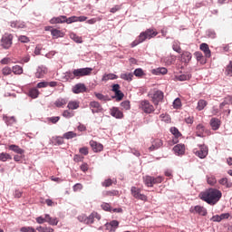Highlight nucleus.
I'll return each mask as SVG.
<instances>
[{"instance_id": "nucleus-49", "label": "nucleus", "mask_w": 232, "mask_h": 232, "mask_svg": "<svg viewBox=\"0 0 232 232\" xmlns=\"http://www.w3.org/2000/svg\"><path fill=\"white\" fill-rule=\"evenodd\" d=\"M173 106L176 110H179L182 107V102L180 101L179 98H177L176 100H174Z\"/></svg>"}, {"instance_id": "nucleus-53", "label": "nucleus", "mask_w": 232, "mask_h": 232, "mask_svg": "<svg viewBox=\"0 0 232 232\" xmlns=\"http://www.w3.org/2000/svg\"><path fill=\"white\" fill-rule=\"evenodd\" d=\"M102 209H103V211H109L110 213L112 211L111 206L109 203H102Z\"/></svg>"}, {"instance_id": "nucleus-43", "label": "nucleus", "mask_w": 232, "mask_h": 232, "mask_svg": "<svg viewBox=\"0 0 232 232\" xmlns=\"http://www.w3.org/2000/svg\"><path fill=\"white\" fill-rule=\"evenodd\" d=\"M36 231H39V232H53V228H52L50 227L40 226V227H36Z\"/></svg>"}, {"instance_id": "nucleus-59", "label": "nucleus", "mask_w": 232, "mask_h": 232, "mask_svg": "<svg viewBox=\"0 0 232 232\" xmlns=\"http://www.w3.org/2000/svg\"><path fill=\"white\" fill-rule=\"evenodd\" d=\"M2 72L3 75H10L12 73V69L10 67H4Z\"/></svg>"}, {"instance_id": "nucleus-25", "label": "nucleus", "mask_w": 232, "mask_h": 232, "mask_svg": "<svg viewBox=\"0 0 232 232\" xmlns=\"http://www.w3.org/2000/svg\"><path fill=\"white\" fill-rule=\"evenodd\" d=\"M68 103V100L64 99V98H58L55 102H54V106L56 108H64L65 104Z\"/></svg>"}, {"instance_id": "nucleus-56", "label": "nucleus", "mask_w": 232, "mask_h": 232, "mask_svg": "<svg viewBox=\"0 0 232 232\" xmlns=\"http://www.w3.org/2000/svg\"><path fill=\"white\" fill-rule=\"evenodd\" d=\"M65 23H67V24H72V23H77V16H71L69 18H66Z\"/></svg>"}, {"instance_id": "nucleus-28", "label": "nucleus", "mask_w": 232, "mask_h": 232, "mask_svg": "<svg viewBox=\"0 0 232 232\" xmlns=\"http://www.w3.org/2000/svg\"><path fill=\"white\" fill-rule=\"evenodd\" d=\"M191 53L185 51L183 52V53L181 54V61L183 63H185L186 64H188V63H189V61H191Z\"/></svg>"}, {"instance_id": "nucleus-62", "label": "nucleus", "mask_w": 232, "mask_h": 232, "mask_svg": "<svg viewBox=\"0 0 232 232\" xmlns=\"http://www.w3.org/2000/svg\"><path fill=\"white\" fill-rule=\"evenodd\" d=\"M47 86L48 82H41L37 83L36 88H47Z\"/></svg>"}, {"instance_id": "nucleus-48", "label": "nucleus", "mask_w": 232, "mask_h": 232, "mask_svg": "<svg viewBox=\"0 0 232 232\" xmlns=\"http://www.w3.org/2000/svg\"><path fill=\"white\" fill-rule=\"evenodd\" d=\"M121 106L122 108V110H130L131 109V105L130 104V101H124L121 103Z\"/></svg>"}, {"instance_id": "nucleus-40", "label": "nucleus", "mask_w": 232, "mask_h": 232, "mask_svg": "<svg viewBox=\"0 0 232 232\" xmlns=\"http://www.w3.org/2000/svg\"><path fill=\"white\" fill-rule=\"evenodd\" d=\"M77 137V133L73 131H68L63 134V139H66L67 140H70V139H75Z\"/></svg>"}, {"instance_id": "nucleus-38", "label": "nucleus", "mask_w": 232, "mask_h": 232, "mask_svg": "<svg viewBox=\"0 0 232 232\" xmlns=\"http://www.w3.org/2000/svg\"><path fill=\"white\" fill-rule=\"evenodd\" d=\"M194 55L198 63H200L201 64L206 63V61L204 60V55L200 52H196Z\"/></svg>"}, {"instance_id": "nucleus-4", "label": "nucleus", "mask_w": 232, "mask_h": 232, "mask_svg": "<svg viewBox=\"0 0 232 232\" xmlns=\"http://www.w3.org/2000/svg\"><path fill=\"white\" fill-rule=\"evenodd\" d=\"M149 96L150 97L154 106H159V102H162V100L164 99V92L155 90L152 92H150Z\"/></svg>"}, {"instance_id": "nucleus-20", "label": "nucleus", "mask_w": 232, "mask_h": 232, "mask_svg": "<svg viewBox=\"0 0 232 232\" xmlns=\"http://www.w3.org/2000/svg\"><path fill=\"white\" fill-rule=\"evenodd\" d=\"M221 124H222V122L220 121V119H218V118H212L210 120V126L214 131H217V130H218L220 128Z\"/></svg>"}, {"instance_id": "nucleus-30", "label": "nucleus", "mask_w": 232, "mask_h": 232, "mask_svg": "<svg viewBox=\"0 0 232 232\" xmlns=\"http://www.w3.org/2000/svg\"><path fill=\"white\" fill-rule=\"evenodd\" d=\"M51 35H53V39H59V37H64V33L59 29H53L51 30Z\"/></svg>"}, {"instance_id": "nucleus-21", "label": "nucleus", "mask_w": 232, "mask_h": 232, "mask_svg": "<svg viewBox=\"0 0 232 232\" xmlns=\"http://www.w3.org/2000/svg\"><path fill=\"white\" fill-rule=\"evenodd\" d=\"M199 49L201 50V52L204 53L205 57H207L208 59L211 57V50H209V45H208V44H201Z\"/></svg>"}, {"instance_id": "nucleus-6", "label": "nucleus", "mask_w": 232, "mask_h": 232, "mask_svg": "<svg viewBox=\"0 0 232 232\" xmlns=\"http://www.w3.org/2000/svg\"><path fill=\"white\" fill-rule=\"evenodd\" d=\"M92 72H93V69L90 67L75 69L72 71V75H73V78L81 79V77L91 75Z\"/></svg>"}, {"instance_id": "nucleus-22", "label": "nucleus", "mask_w": 232, "mask_h": 232, "mask_svg": "<svg viewBox=\"0 0 232 232\" xmlns=\"http://www.w3.org/2000/svg\"><path fill=\"white\" fill-rule=\"evenodd\" d=\"M51 24H59L66 23V15H60L58 17H53L50 20Z\"/></svg>"}, {"instance_id": "nucleus-23", "label": "nucleus", "mask_w": 232, "mask_h": 232, "mask_svg": "<svg viewBox=\"0 0 232 232\" xmlns=\"http://www.w3.org/2000/svg\"><path fill=\"white\" fill-rule=\"evenodd\" d=\"M204 133H206V127L202 123L198 124L196 127V135L198 137H204Z\"/></svg>"}, {"instance_id": "nucleus-12", "label": "nucleus", "mask_w": 232, "mask_h": 232, "mask_svg": "<svg viewBox=\"0 0 232 232\" xmlns=\"http://www.w3.org/2000/svg\"><path fill=\"white\" fill-rule=\"evenodd\" d=\"M190 213H198V215H201V217H206L208 210L202 206H195L190 208Z\"/></svg>"}, {"instance_id": "nucleus-31", "label": "nucleus", "mask_w": 232, "mask_h": 232, "mask_svg": "<svg viewBox=\"0 0 232 232\" xmlns=\"http://www.w3.org/2000/svg\"><path fill=\"white\" fill-rule=\"evenodd\" d=\"M8 148L11 151H14V153H18V155H23V153H24V150L21 149L17 145H9Z\"/></svg>"}, {"instance_id": "nucleus-60", "label": "nucleus", "mask_w": 232, "mask_h": 232, "mask_svg": "<svg viewBox=\"0 0 232 232\" xmlns=\"http://www.w3.org/2000/svg\"><path fill=\"white\" fill-rule=\"evenodd\" d=\"M109 226H111V227H113L114 229H117L119 227V221L112 220L109 223Z\"/></svg>"}, {"instance_id": "nucleus-29", "label": "nucleus", "mask_w": 232, "mask_h": 232, "mask_svg": "<svg viewBox=\"0 0 232 232\" xmlns=\"http://www.w3.org/2000/svg\"><path fill=\"white\" fill-rule=\"evenodd\" d=\"M189 79H191V73L190 72H186L184 74L175 76L176 81H181V82L182 81H189Z\"/></svg>"}, {"instance_id": "nucleus-33", "label": "nucleus", "mask_w": 232, "mask_h": 232, "mask_svg": "<svg viewBox=\"0 0 232 232\" xmlns=\"http://www.w3.org/2000/svg\"><path fill=\"white\" fill-rule=\"evenodd\" d=\"M206 106H208V102L201 99L198 102V106L196 107V110H198V111H202V110H204Z\"/></svg>"}, {"instance_id": "nucleus-24", "label": "nucleus", "mask_w": 232, "mask_h": 232, "mask_svg": "<svg viewBox=\"0 0 232 232\" xmlns=\"http://www.w3.org/2000/svg\"><path fill=\"white\" fill-rule=\"evenodd\" d=\"M173 151L177 155H184V153L186 151V147L182 144H178V145L174 146Z\"/></svg>"}, {"instance_id": "nucleus-5", "label": "nucleus", "mask_w": 232, "mask_h": 232, "mask_svg": "<svg viewBox=\"0 0 232 232\" xmlns=\"http://www.w3.org/2000/svg\"><path fill=\"white\" fill-rule=\"evenodd\" d=\"M159 35V32L156 29L149 28L140 34L141 41L144 43L147 39H153Z\"/></svg>"}, {"instance_id": "nucleus-58", "label": "nucleus", "mask_w": 232, "mask_h": 232, "mask_svg": "<svg viewBox=\"0 0 232 232\" xmlns=\"http://www.w3.org/2000/svg\"><path fill=\"white\" fill-rule=\"evenodd\" d=\"M18 41H20V43H30V38L25 35H20Z\"/></svg>"}, {"instance_id": "nucleus-16", "label": "nucleus", "mask_w": 232, "mask_h": 232, "mask_svg": "<svg viewBox=\"0 0 232 232\" xmlns=\"http://www.w3.org/2000/svg\"><path fill=\"white\" fill-rule=\"evenodd\" d=\"M111 115L115 119H124V113L117 107L111 109Z\"/></svg>"}, {"instance_id": "nucleus-55", "label": "nucleus", "mask_w": 232, "mask_h": 232, "mask_svg": "<svg viewBox=\"0 0 232 232\" xmlns=\"http://www.w3.org/2000/svg\"><path fill=\"white\" fill-rule=\"evenodd\" d=\"M140 43H143L140 36L139 35L136 40H134L131 44L130 46L131 48H135V46H138V44H140Z\"/></svg>"}, {"instance_id": "nucleus-26", "label": "nucleus", "mask_w": 232, "mask_h": 232, "mask_svg": "<svg viewBox=\"0 0 232 232\" xmlns=\"http://www.w3.org/2000/svg\"><path fill=\"white\" fill-rule=\"evenodd\" d=\"M115 79H119V76H117V74H113V73H108V74H104L102 78V81L103 82H107V81H115Z\"/></svg>"}, {"instance_id": "nucleus-50", "label": "nucleus", "mask_w": 232, "mask_h": 232, "mask_svg": "<svg viewBox=\"0 0 232 232\" xmlns=\"http://www.w3.org/2000/svg\"><path fill=\"white\" fill-rule=\"evenodd\" d=\"M170 132L176 137V139H179V137H180L181 135L180 131H179V129H177V127L170 128Z\"/></svg>"}, {"instance_id": "nucleus-9", "label": "nucleus", "mask_w": 232, "mask_h": 232, "mask_svg": "<svg viewBox=\"0 0 232 232\" xmlns=\"http://www.w3.org/2000/svg\"><path fill=\"white\" fill-rule=\"evenodd\" d=\"M209 150L208 149V146L205 144L198 145V150L194 149L193 153L196 154V157H198V159H206L208 157Z\"/></svg>"}, {"instance_id": "nucleus-37", "label": "nucleus", "mask_w": 232, "mask_h": 232, "mask_svg": "<svg viewBox=\"0 0 232 232\" xmlns=\"http://www.w3.org/2000/svg\"><path fill=\"white\" fill-rule=\"evenodd\" d=\"M120 77L121 79H123V81H128L129 82L133 81V73L131 72L121 73Z\"/></svg>"}, {"instance_id": "nucleus-45", "label": "nucleus", "mask_w": 232, "mask_h": 232, "mask_svg": "<svg viewBox=\"0 0 232 232\" xmlns=\"http://www.w3.org/2000/svg\"><path fill=\"white\" fill-rule=\"evenodd\" d=\"M12 72H13V73H14V75H21V73H23V67H21L19 65H14L13 67Z\"/></svg>"}, {"instance_id": "nucleus-10", "label": "nucleus", "mask_w": 232, "mask_h": 232, "mask_svg": "<svg viewBox=\"0 0 232 232\" xmlns=\"http://www.w3.org/2000/svg\"><path fill=\"white\" fill-rule=\"evenodd\" d=\"M130 193L134 198L137 200H142L143 202L148 201V196L140 193V188L137 187L130 188Z\"/></svg>"}, {"instance_id": "nucleus-42", "label": "nucleus", "mask_w": 232, "mask_h": 232, "mask_svg": "<svg viewBox=\"0 0 232 232\" xmlns=\"http://www.w3.org/2000/svg\"><path fill=\"white\" fill-rule=\"evenodd\" d=\"M104 197H118L119 190H107L103 192Z\"/></svg>"}, {"instance_id": "nucleus-1", "label": "nucleus", "mask_w": 232, "mask_h": 232, "mask_svg": "<svg viewBox=\"0 0 232 232\" xmlns=\"http://www.w3.org/2000/svg\"><path fill=\"white\" fill-rule=\"evenodd\" d=\"M200 200L207 202L210 206H215L220 198H222V192L217 188H208L199 194Z\"/></svg>"}, {"instance_id": "nucleus-57", "label": "nucleus", "mask_w": 232, "mask_h": 232, "mask_svg": "<svg viewBox=\"0 0 232 232\" xmlns=\"http://www.w3.org/2000/svg\"><path fill=\"white\" fill-rule=\"evenodd\" d=\"M134 75L136 77H142V75H144V71H142L140 68H138L134 71Z\"/></svg>"}, {"instance_id": "nucleus-63", "label": "nucleus", "mask_w": 232, "mask_h": 232, "mask_svg": "<svg viewBox=\"0 0 232 232\" xmlns=\"http://www.w3.org/2000/svg\"><path fill=\"white\" fill-rule=\"evenodd\" d=\"M73 191H81V189H82V184L81 183H76L73 188H72Z\"/></svg>"}, {"instance_id": "nucleus-11", "label": "nucleus", "mask_w": 232, "mask_h": 232, "mask_svg": "<svg viewBox=\"0 0 232 232\" xmlns=\"http://www.w3.org/2000/svg\"><path fill=\"white\" fill-rule=\"evenodd\" d=\"M112 92H115L116 101L121 102L122 99H124V93L121 91V85L113 84Z\"/></svg>"}, {"instance_id": "nucleus-36", "label": "nucleus", "mask_w": 232, "mask_h": 232, "mask_svg": "<svg viewBox=\"0 0 232 232\" xmlns=\"http://www.w3.org/2000/svg\"><path fill=\"white\" fill-rule=\"evenodd\" d=\"M6 160H12V155H10L6 152L0 153V161L6 162Z\"/></svg>"}, {"instance_id": "nucleus-46", "label": "nucleus", "mask_w": 232, "mask_h": 232, "mask_svg": "<svg viewBox=\"0 0 232 232\" xmlns=\"http://www.w3.org/2000/svg\"><path fill=\"white\" fill-rule=\"evenodd\" d=\"M156 75H166L168 73V69L165 67L158 68L155 71Z\"/></svg>"}, {"instance_id": "nucleus-17", "label": "nucleus", "mask_w": 232, "mask_h": 232, "mask_svg": "<svg viewBox=\"0 0 232 232\" xmlns=\"http://www.w3.org/2000/svg\"><path fill=\"white\" fill-rule=\"evenodd\" d=\"M86 92V85L84 83H77L72 87V92L79 94Z\"/></svg>"}, {"instance_id": "nucleus-14", "label": "nucleus", "mask_w": 232, "mask_h": 232, "mask_svg": "<svg viewBox=\"0 0 232 232\" xmlns=\"http://www.w3.org/2000/svg\"><path fill=\"white\" fill-rule=\"evenodd\" d=\"M89 106L92 113H101V111H102V106L101 103H99V102H91Z\"/></svg>"}, {"instance_id": "nucleus-64", "label": "nucleus", "mask_w": 232, "mask_h": 232, "mask_svg": "<svg viewBox=\"0 0 232 232\" xmlns=\"http://www.w3.org/2000/svg\"><path fill=\"white\" fill-rule=\"evenodd\" d=\"M80 153L82 155H88L89 151H88V147H83V148H81L79 150Z\"/></svg>"}, {"instance_id": "nucleus-41", "label": "nucleus", "mask_w": 232, "mask_h": 232, "mask_svg": "<svg viewBox=\"0 0 232 232\" xmlns=\"http://www.w3.org/2000/svg\"><path fill=\"white\" fill-rule=\"evenodd\" d=\"M94 95L99 101H103L104 102L110 101V98L108 96L103 95L102 93L94 92Z\"/></svg>"}, {"instance_id": "nucleus-61", "label": "nucleus", "mask_w": 232, "mask_h": 232, "mask_svg": "<svg viewBox=\"0 0 232 232\" xmlns=\"http://www.w3.org/2000/svg\"><path fill=\"white\" fill-rule=\"evenodd\" d=\"M14 198H21L23 197V191L16 189L14 193Z\"/></svg>"}, {"instance_id": "nucleus-15", "label": "nucleus", "mask_w": 232, "mask_h": 232, "mask_svg": "<svg viewBox=\"0 0 232 232\" xmlns=\"http://www.w3.org/2000/svg\"><path fill=\"white\" fill-rule=\"evenodd\" d=\"M151 146L149 148V151H155L159 150V148H162L163 142L160 139H156L151 142Z\"/></svg>"}, {"instance_id": "nucleus-27", "label": "nucleus", "mask_w": 232, "mask_h": 232, "mask_svg": "<svg viewBox=\"0 0 232 232\" xmlns=\"http://www.w3.org/2000/svg\"><path fill=\"white\" fill-rule=\"evenodd\" d=\"M45 222L49 223L50 226H57V224H59V219L51 218L50 215L45 214Z\"/></svg>"}, {"instance_id": "nucleus-44", "label": "nucleus", "mask_w": 232, "mask_h": 232, "mask_svg": "<svg viewBox=\"0 0 232 232\" xmlns=\"http://www.w3.org/2000/svg\"><path fill=\"white\" fill-rule=\"evenodd\" d=\"M70 38L72 41H74V43H79V44L82 43V38L78 36V35H76L74 33H71L70 34Z\"/></svg>"}, {"instance_id": "nucleus-47", "label": "nucleus", "mask_w": 232, "mask_h": 232, "mask_svg": "<svg viewBox=\"0 0 232 232\" xmlns=\"http://www.w3.org/2000/svg\"><path fill=\"white\" fill-rule=\"evenodd\" d=\"M5 122L6 123L7 126H10L15 122V117H5L4 118Z\"/></svg>"}, {"instance_id": "nucleus-39", "label": "nucleus", "mask_w": 232, "mask_h": 232, "mask_svg": "<svg viewBox=\"0 0 232 232\" xmlns=\"http://www.w3.org/2000/svg\"><path fill=\"white\" fill-rule=\"evenodd\" d=\"M62 115L65 119H72V117H73L75 115V112H73V111L65 110V111H63Z\"/></svg>"}, {"instance_id": "nucleus-52", "label": "nucleus", "mask_w": 232, "mask_h": 232, "mask_svg": "<svg viewBox=\"0 0 232 232\" xmlns=\"http://www.w3.org/2000/svg\"><path fill=\"white\" fill-rule=\"evenodd\" d=\"M225 73L229 77H232V61H230L228 65L227 66Z\"/></svg>"}, {"instance_id": "nucleus-13", "label": "nucleus", "mask_w": 232, "mask_h": 232, "mask_svg": "<svg viewBox=\"0 0 232 232\" xmlns=\"http://www.w3.org/2000/svg\"><path fill=\"white\" fill-rule=\"evenodd\" d=\"M89 144H90L92 151H94V153H99V152L102 151V150H104V146L102 144H101L93 140H92Z\"/></svg>"}, {"instance_id": "nucleus-3", "label": "nucleus", "mask_w": 232, "mask_h": 232, "mask_svg": "<svg viewBox=\"0 0 232 232\" xmlns=\"http://www.w3.org/2000/svg\"><path fill=\"white\" fill-rule=\"evenodd\" d=\"M78 220L79 222H82L83 224H87V225H90V224H93V222H95V218L97 220H100L101 219V216L99 215V213L97 212H92L91 215L89 216H86L84 214H82L80 216H78Z\"/></svg>"}, {"instance_id": "nucleus-32", "label": "nucleus", "mask_w": 232, "mask_h": 232, "mask_svg": "<svg viewBox=\"0 0 232 232\" xmlns=\"http://www.w3.org/2000/svg\"><path fill=\"white\" fill-rule=\"evenodd\" d=\"M80 104L79 101H71L68 102L67 108L69 110H78Z\"/></svg>"}, {"instance_id": "nucleus-34", "label": "nucleus", "mask_w": 232, "mask_h": 232, "mask_svg": "<svg viewBox=\"0 0 232 232\" xmlns=\"http://www.w3.org/2000/svg\"><path fill=\"white\" fill-rule=\"evenodd\" d=\"M39 90L37 88H32L29 90L28 95L32 99H37L39 97Z\"/></svg>"}, {"instance_id": "nucleus-51", "label": "nucleus", "mask_w": 232, "mask_h": 232, "mask_svg": "<svg viewBox=\"0 0 232 232\" xmlns=\"http://www.w3.org/2000/svg\"><path fill=\"white\" fill-rule=\"evenodd\" d=\"M112 184L113 180L111 179H107L102 183V186L103 188H110V186H112Z\"/></svg>"}, {"instance_id": "nucleus-8", "label": "nucleus", "mask_w": 232, "mask_h": 232, "mask_svg": "<svg viewBox=\"0 0 232 232\" xmlns=\"http://www.w3.org/2000/svg\"><path fill=\"white\" fill-rule=\"evenodd\" d=\"M14 41V35L12 34L5 33L1 38V46L5 48V50H8L12 47Z\"/></svg>"}, {"instance_id": "nucleus-2", "label": "nucleus", "mask_w": 232, "mask_h": 232, "mask_svg": "<svg viewBox=\"0 0 232 232\" xmlns=\"http://www.w3.org/2000/svg\"><path fill=\"white\" fill-rule=\"evenodd\" d=\"M164 182V177L162 176H158V177H152L150 175L144 176L143 177V183L147 188H153L155 184H162Z\"/></svg>"}, {"instance_id": "nucleus-18", "label": "nucleus", "mask_w": 232, "mask_h": 232, "mask_svg": "<svg viewBox=\"0 0 232 232\" xmlns=\"http://www.w3.org/2000/svg\"><path fill=\"white\" fill-rule=\"evenodd\" d=\"M46 73H48V69H46V67L40 66L36 69L35 77L36 79H43Z\"/></svg>"}, {"instance_id": "nucleus-7", "label": "nucleus", "mask_w": 232, "mask_h": 232, "mask_svg": "<svg viewBox=\"0 0 232 232\" xmlns=\"http://www.w3.org/2000/svg\"><path fill=\"white\" fill-rule=\"evenodd\" d=\"M139 108L141 110V111H143V113H147L148 115L155 111V107L153 106V104H150V101L148 100H143L140 102Z\"/></svg>"}, {"instance_id": "nucleus-19", "label": "nucleus", "mask_w": 232, "mask_h": 232, "mask_svg": "<svg viewBox=\"0 0 232 232\" xmlns=\"http://www.w3.org/2000/svg\"><path fill=\"white\" fill-rule=\"evenodd\" d=\"M218 184H220V186H223V188H225L226 189H229L230 188H232V181L227 178H221L218 180Z\"/></svg>"}, {"instance_id": "nucleus-54", "label": "nucleus", "mask_w": 232, "mask_h": 232, "mask_svg": "<svg viewBox=\"0 0 232 232\" xmlns=\"http://www.w3.org/2000/svg\"><path fill=\"white\" fill-rule=\"evenodd\" d=\"M21 232H37L35 230V228L32 227H23L20 228Z\"/></svg>"}, {"instance_id": "nucleus-35", "label": "nucleus", "mask_w": 232, "mask_h": 232, "mask_svg": "<svg viewBox=\"0 0 232 232\" xmlns=\"http://www.w3.org/2000/svg\"><path fill=\"white\" fill-rule=\"evenodd\" d=\"M172 50L177 52V53H182V48L180 47V42L174 41L172 44Z\"/></svg>"}]
</instances>
